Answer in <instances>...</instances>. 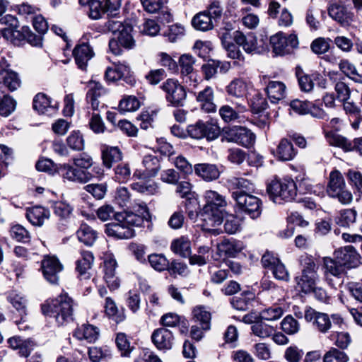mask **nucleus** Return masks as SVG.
I'll return each instance as SVG.
<instances>
[{
	"label": "nucleus",
	"instance_id": "69168bd1",
	"mask_svg": "<svg viewBox=\"0 0 362 362\" xmlns=\"http://www.w3.org/2000/svg\"><path fill=\"white\" fill-rule=\"evenodd\" d=\"M330 42L329 38L318 37L313 41L310 48L315 54H322L329 49Z\"/></svg>",
	"mask_w": 362,
	"mask_h": 362
},
{
	"label": "nucleus",
	"instance_id": "5fc2aeb1",
	"mask_svg": "<svg viewBox=\"0 0 362 362\" xmlns=\"http://www.w3.org/2000/svg\"><path fill=\"white\" fill-rule=\"evenodd\" d=\"M88 355L91 362L108 361L111 358V351L107 348L91 347L88 350Z\"/></svg>",
	"mask_w": 362,
	"mask_h": 362
},
{
	"label": "nucleus",
	"instance_id": "49530a36",
	"mask_svg": "<svg viewBox=\"0 0 362 362\" xmlns=\"http://www.w3.org/2000/svg\"><path fill=\"white\" fill-rule=\"evenodd\" d=\"M229 187L233 189H237L239 193H248L254 190V183L246 178L232 177L227 181Z\"/></svg>",
	"mask_w": 362,
	"mask_h": 362
},
{
	"label": "nucleus",
	"instance_id": "4468645a",
	"mask_svg": "<svg viewBox=\"0 0 362 362\" xmlns=\"http://www.w3.org/2000/svg\"><path fill=\"white\" fill-rule=\"evenodd\" d=\"M21 84L17 74L9 69V64L4 58L0 59V88L7 87L10 90H16Z\"/></svg>",
	"mask_w": 362,
	"mask_h": 362
},
{
	"label": "nucleus",
	"instance_id": "7c9ffc66",
	"mask_svg": "<svg viewBox=\"0 0 362 362\" xmlns=\"http://www.w3.org/2000/svg\"><path fill=\"white\" fill-rule=\"evenodd\" d=\"M246 110V106L241 103H235L234 108L228 105H224L219 109V115L225 122L229 123L239 119L240 115Z\"/></svg>",
	"mask_w": 362,
	"mask_h": 362
},
{
	"label": "nucleus",
	"instance_id": "393cba45",
	"mask_svg": "<svg viewBox=\"0 0 362 362\" xmlns=\"http://www.w3.org/2000/svg\"><path fill=\"white\" fill-rule=\"evenodd\" d=\"M94 262V257L91 252L82 250L81 257L76 262V270L81 279H88L90 278L89 271Z\"/></svg>",
	"mask_w": 362,
	"mask_h": 362
},
{
	"label": "nucleus",
	"instance_id": "f8f14e48",
	"mask_svg": "<svg viewBox=\"0 0 362 362\" xmlns=\"http://www.w3.org/2000/svg\"><path fill=\"white\" fill-rule=\"evenodd\" d=\"M42 273L47 281L57 284L59 281V274L62 271L63 266L54 256H46L42 262Z\"/></svg>",
	"mask_w": 362,
	"mask_h": 362
},
{
	"label": "nucleus",
	"instance_id": "09e8293b",
	"mask_svg": "<svg viewBox=\"0 0 362 362\" xmlns=\"http://www.w3.org/2000/svg\"><path fill=\"white\" fill-rule=\"evenodd\" d=\"M117 221L124 222L127 226L132 228L133 226H141L145 220L138 216L137 214L132 211L119 213L117 215Z\"/></svg>",
	"mask_w": 362,
	"mask_h": 362
},
{
	"label": "nucleus",
	"instance_id": "4c0bfd02",
	"mask_svg": "<svg viewBox=\"0 0 362 362\" xmlns=\"http://www.w3.org/2000/svg\"><path fill=\"white\" fill-rule=\"evenodd\" d=\"M195 173L206 181H212L219 177L220 171L217 166L209 163H199L194 166Z\"/></svg>",
	"mask_w": 362,
	"mask_h": 362
},
{
	"label": "nucleus",
	"instance_id": "864d4df0",
	"mask_svg": "<svg viewBox=\"0 0 362 362\" xmlns=\"http://www.w3.org/2000/svg\"><path fill=\"white\" fill-rule=\"evenodd\" d=\"M254 295L251 292H244L238 297L232 298L230 303L232 306L241 311L247 310L249 308L250 300L253 299Z\"/></svg>",
	"mask_w": 362,
	"mask_h": 362
},
{
	"label": "nucleus",
	"instance_id": "e2e57ef3",
	"mask_svg": "<svg viewBox=\"0 0 362 362\" xmlns=\"http://www.w3.org/2000/svg\"><path fill=\"white\" fill-rule=\"evenodd\" d=\"M204 138L208 141H212L218 137L221 133V129L217 122L211 119L204 122Z\"/></svg>",
	"mask_w": 362,
	"mask_h": 362
},
{
	"label": "nucleus",
	"instance_id": "5701e85b",
	"mask_svg": "<svg viewBox=\"0 0 362 362\" xmlns=\"http://www.w3.org/2000/svg\"><path fill=\"white\" fill-rule=\"evenodd\" d=\"M73 54L78 68L84 71L88 62L93 57L94 52L88 43L81 42L75 47Z\"/></svg>",
	"mask_w": 362,
	"mask_h": 362
},
{
	"label": "nucleus",
	"instance_id": "37998d69",
	"mask_svg": "<svg viewBox=\"0 0 362 362\" xmlns=\"http://www.w3.org/2000/svg\"><path fill=\"white\" fill-rule=\"evenodd\" d=\"M192 24L196 30L201 31H208L214 27V21L204 11L193 17Z\"/></svg>",
	"mask_w": 362,
	"mask_h": 362
},
{
	"label": "nucleus",
	"instance_id": "6e6552de",
	"mask_svg": "<svg viewBox=\"0 0 362 362\" xmlns=\"http://www.w3.org/2000/svg\"><path fill=\"white\" fill-rule=\"evenodd\" d=\"M270 43L273 51L279 55L289 54L298 46V40L295 34L286 35L282 33H278L270 38Z\"/></svg>",
	"mask_w": 362,
	"mask_h": 362
},
{
	"label": "nucleus",
	"instance_id": "6e6d98bb",
	"mask_svg": "<svg viewBox=\"0 0 362 362\" xmlns=\"http://www.w3.org/2000/svg\"><path fill=\"white\" fill-rule=\"evenodd\" d=\"M67 146L74 151H82L84 148V139L79 131H73L66 138Z\"/></svg>",
	"mask_w": 362,
	"mask_h": 362
},
{
	"label": "nucleus",
	"instance_id": "7ed1b4c3",
	"mask_svg": "<svg viewBox=\"0 0 362 362\" xmlns=\"http://www.w3.org/2000/svg\"><path fill=\"white\" fill-rule=\"evenodd\" d=\"M300 262L301 274L295 278L297 288L305 294L310 293L320 278L317 272L319 266L314 258L308 255L301 256Z\"/></svg>",
	"mask_w": 362,
	"mask_h": 362
},
{
	"label": "nucleus",
	"instance_id": "f704fd0d",
	"mask_svg": "<svg viewBox=\"0 0 362 362\" xmlns=\"http://www.w3.org/2000/svg\"><path fill=\"white\" fill-rule=\"evenodd\" d=\"M143 165L146 168L144 175L134 174V177L144 178L146 177H155L160 169V164L158 158L154 155H146L144 157Z\"/></svg>",
	"mask_w": 362,
	"mask_h": 362
},
{
	"label": "nucleus",
	"instance_id": "f3484780",
	"mask_svg": "<svg viewBox=\"0 0 362 362\" xmlns=\"http://www.w3.org/2000/svg\"><path fill=\"white\" fill-rule=\"evenodd\" d=\"M52 208L54 214L58 218L59 228L62 230H64L68 226L73 214V206L64 201H57L52 204Z\"/></svg>",
	"mask_w": 362,
	"mask_h": 362
},
{
	"label": "nucleus",
	"instance_id": "ea45409f",
	"mask_svg": "<svg viewBox=\"0 0 362 362\" xmlns=\"http://www.w3.org/2000/svg\"><path fill=\"white\" fill-rule=\"evenodd\" d=\"M357 212L354 209H345L339 211L334 218L335 223L339 227L351 228L356 221Z\"/></svg>",
	"mask_w": 362,
	"mask_h": 362
},
{
	"label": "nucleus",
	"instance_id": "72a5a7b5",
	"mask_svg": "<svg viewBox=\"0 0 362 362\" xmlns=\"http://www.w3.org/2000/svg\"><path fill=\"white\" fill-rule=\"evenodd\" d=\"M266 92L272 103H277L286 96V86L281 81H271L266 87Z\"/></svg>",
	"mask_w": 362,
	"mask_h": 362
},
{
	"label": "nucleus",
	"instance_id": "f257e3e1",
	"mask_svg": "<svg viewBox=\"0 0 362 362\" xmlns=\"http://www.w3.org/2000/svg\"><path fill=\"white\" fill-rule=\"evenodd\" d=\"M204 198L206 204L203 207V213L206 224L203 226V230L218 235L220 230L214 227L221 225L223 221V208L227 204L226 201L224 197L213 190L206 191Z\"/></svg>",
	"mask_w": 362,
	"mask_h": 362
},
{
	"label": "nucleus",
	"instance_id": "338daca9",
	"mask_svg": "<svg viewBox=\"0 0 362 362\" xmlns=\"http://www.w3.org/2000/svg\"><path fill=\"white\" fill-rule=\"evenodd\" d=\"M281 329L288 334H294L300 329L298 322L291 315H287L284 318L281 323Z\"/></svg>",
	"mask_w": 362,
	"mask_h": 362
},
{
	"label": "nucleus",
	"instance_id": "f03ea898",
	"mask_svg": "<svg viewBox=\"0 0 362 362\" xmlns=\"http://www.w3.org/2000/svg\"><path fill=\"white\" fill-rule=\"evenodd\" d=\"M74 301L66 293L49 298L41 305L43 315L55 319L58 325H64L73 320Z\"/></svg>",
	"mask_w": 362,
	"mask_h": 362
},
{
	"label": "nucleus",
	"instance_id": "aec40b11",
	"mask_svg": "<svg viewBox=\"0 0 362 362\" xmlns=\"http://www.w3.org/2000/svg\"><path fill=\"white\" fill-rule=\"evenodd\" d=\"M151 339L154 345L160 350H169L174 344V335L173 332L164 327L153 331Z\"/></svg>",
	"mask_w": 362,
	"mask_h": 362
},
{
	"label": "nucleus",
	"instance_id": "a878e982",
	"mask_svg": "<svg viewBox=\"0 0 362 362\" xmlns=\"http://www.w3.org/2000/svg\"><path fill=\"white\" fill-rule=\"evenodd\" d=\"M250 88V83L241 78L232 80L226 86V90L228 95L238 99L246 98Z\"/></svg>",
	"mask_w": 362,
	"mask_h": 362
},
{
	"label": "nucleus",
	"instance_id": "c9c22d12",
	"mask_svg": "<svg viewBox=\"0 0 362 362\" xmlns=\"http://www.w3.org/2000/svg\"><path fill=\"white\" fill-rule=\"evenodd\" d=\"M244 248V245L241 241L234 239L223 240L219 245H218V252L224 254L226 257H234L238 253L240 252Z\"/></svg>",
	"mask_w": 362,
	"mask_h": 362
},
{
	"label": "nucleus",
	"instance_id": "0eeeda50",
	"mask_svg": "<svg viewBox=\"0 0 362 362\" xmlns=\"http://www.w3.org/2000/svg\"><path fill=\"white\" fill-rule=\"evenodd\" d=\"M233 198L239 207L249 214L252 218L259 217L262 213V201L257 197L248 193L233 192Z\"/></svg>",
	"mask_w": 362,
	"mask_h": 362
},
{
	"label": "nucleus",
	"instance_id": "423d86ee",
	"mask_svg": "<svg viewBox=\"0 0 362 362\" xmlns=\"http://www.w3.org/2000/svg\"><path fill=\"white\" fill-rule=\"evenodd\" d=\"M161 89L165 93L166 100L174 107L182 106L187 97L184 87L174 78H168L164 81Z\"/></svg>",
	"mask_w": 362,
	"mask_h": 362
},
{
	"label": "nucleus",
	"instance_id": "c756f323",
	"mask_svg": "<svg viewBox=\"0 0 362 362\" xmlns=\"http://www.w3.org/2000/svg\"><path fill=\"white\" fill-rule=\"evenodd\" d=\"M130 68L124 62H114L112 66L107 68L105 78L110 82H114L128 76Z\"/></svg>",
	"mask_w": 362,
	"mask_h": 362
},
{
	"label": "nucleus",
	"instance_id": "13d9d810",
	"mask_svg": "<svg viewBox=\"0 0 362 362\" xmlns=\"http://www.w3.org/2000/svg\"><path fill=\"white\" fill-rule=\"evenodd\" d=\"M132 189L146 195H153L158 192V185L153 181L136 182L132 185Z\"/></svg>",
	"mask_w": 362,
	"mask_h": 362
},
{
	"label": "nucleus",
	"instance_id": "3c124183",
	"mask_svg": "<svg viewBox=\"0 0 362 362\" xmlns=\"http://www.w3.org/2000/svg\"><path fill=\"white\" fill-rule=\"evenodd\" d=\"M16 109V101L8 95H4L0 89V115L8 117Z\"/></svg>",
	"mask_w": 362,
	"mask_h": 362
},
{
	"label": "nucleus",
	"instance_id": "a19ab883",
	"mask_svg": "<svg viewBox=\"0 0 362 362\" xmlns=\"http://www.w3.org/2000/svg\"><path fill=\"white\" fill-rule=\"evenodd\" d=\"M323 263L325 267V276L327 281H328L329 275H332L335 277H340L345 272L346 269L334 257V258L327 257H325L323 259Z\"/></svg>",
	"mask_w": 362,
	"mask_h": 362
},
{
	"label": "nucleus",
	"instance_id": "cd10ccee",
	"mask_svg": "<svg viewBox=\"0 0 362 362\" xmlns=\"http://www.w3.org/2000/svg\"><path fill=\"white\" fill-rule=\"evenodd\" d=\"M73 336L78 340H86L87 342L94 343L99 338L100 330L92 325L83 324L75 329Z\"/></svg>",
	"mask_w": 362,
	"mask_h": 362
},
{
	"label": "nucleus",
	"instance_id": "a211bd4d",
	"mask_svg": "<svg viewBox=\"0 0 362 362\" xmlns=\"http://www.w3.org/2000/svg\"><path fill=\"white\" fill-rule=\"evenodd\" d=\"M334 256L345 269L356 267L359 263V255L351 245L336 250Z\"/></svg>",
	"mask_w": 362,
	"mask_h": 362
},
{
	"label": "nucleus",
	"instance_id": "774afa93",
	"mask_svg": "<svg viewBox=\"0 0 362 362\" xmlns=\"http://www.w3.org/2000/svg\"><path fill=\"white\" fill-rule=\"evenodd\" d=\"M84 189L96 199H102L107 192V185L105 183L89 184L85 186Z\"/></svg>",
	"mask_w": 362,
	"mask_h": 362
},
{
	"label": "nucleus",
	"instance_id": "dca6fc26",
	"mask_svg": "<svg viewBox=\"0 0 362 362\" xmlns=\"http://www.w3.org/2000/svg\"><path fill=\"white\" fill-rule=\"evenodd\" d=\"M305 319L308 322L313 321L315 327L322 333H326L333 327V322L332 323L327 314L316 312L311 308H306Z\"/></svg>",
	"mask_w": 362,
	"mask_h": 362
},
{
	"label": "nucleus",
	"instance_id": "680f3d73",
	"mask_svg": "<svg viewBox=\"0 0 362 362\" xmlns=\"http://www.w3.org/2000/svg\"><path fill=\"white\" fill-rule=\"evenodd\" d=\"M140 103L135 96H126L120 100L119 111L122 112H134L139 109Z\"/></svg>",
	"mask_w": 362,
	"mask_h": 362
},
{
	"label": "nucleus",
	"instance_id": "58836bf2",
	"mask_svg": "<svg viewBox=\"0 0 362 362\" xmlns=\"http://www.w3.org/2000/svg\"><path fill=\"white\" fill-rule=\"evenodd\" d=\"M296 155V151L291 141L285 138L281 139L275 152V156L279 160L283 161L291 160Z\"/></svg>",
	"mask_w": 362,
	"mask_h": 362
},
{
	"label": "nucleus",
	"instance_id": "6ab92c4d",
	"mask_svg": "<svg viewBox=\"0 0 362 362\" xmlns=\"http://www.w3.org/2000/svg\"><path fill=\"white\" fill-rule=\"evenodd\" d=\"M234 42L239 47L248 54H256L259 52V48L257 45V38L252 33L245 35L239 30L233 32Z\"/></svg>",
	"mask_w": 362,
	"mask_h": 362
},
{
	"label": "nucleus",
	"instance_id": "8fccbe9b",
	"mask_svg": "<svg viewBox=\"0 0 362 362\" xmlns=\"http://www.w3.org/2000/svg\"><path fill=\"white\" fill-rule=\"evenodd\" d=\"M340 70L348 77L356 83H362V76L360 75L355 66L347 59L341 60L339 64Z\"/></svg>",
	"mask_w": 362,
	"mask_h": 362
},
{
	"label": "nucleus",
	"instance_id": "c03bdc74",
	"mask_svg": "<svg viewBox=\"0 0 362 362\" xmlns=\"http://www.w3.org/2000/svg\"><path fill=\"white\" fill-rule=\"evenodd\" d=\"M122 152L117 147L106 146L102 151V159L103 165L110 168L113 163L122 160Z\"/></svg>",
	"mask_w": 362,
	"mask_h": 362
},
{
	"label": "nucleus",
	"instance_id": "b1692460",
	"mask_svg": "<svg viewBox=\"0 0 362 362\" xmlns=\"http://www.w3.org/2000/svg\"><path fill=\"white\" fill-rule=\"evenodd\" d=\"M329 16L341 25H348L352 21V13L341 3H332L328 8Z\"/></svg>",
	"mask_w": 362,
	"mask_h": 362
},
{
	"label": "nucleus",
	"instance_id": "4be33fe9",
	"mask_svg": "<svg viewBox=\"0 0 362 362\" xmlns=\"http://www.w3.org/2000/svg\"><path fill=\"white\" fill-rule=\"evenodd\" d=\"M116 259L112 255H108L104 260V279L111 290H116L119 286V279L116 276Z\"/></svg>",
	"mask_w": 362,
	"mask_h": 362
},
{
	"label": "nucleus",
	"instance_id": "bf43d9fd",
	"mask_svg": "<svg viewBox=\"0 0 362 362\" xmlns=\"http://www.w3.org/2000/svg\"><path fill=\"white\" fill-rule=\"evenodd\" d=\"M131 177V169L127 163H119L115 168L114 179L119 183H125Z\"/></svg>",
	"mask_w": 362,
	"mask_h": 362
},
{
	"label": "nucleus",
	"instance_id": "2f4dec72",
	"mask_svg": "<svg viewBox=\"0 0 362 362\" xmlns=\"http://www.w3.org/2000/svg\"><path fill=\"white\" fill-rule=\"evenodd\" d=\"M196 98L204 111L208 113L216 112V105L214 103V93L211 87L207 86L203 90L199 91Z\"/></svg>",
	"mask_w": 362,
	"mask_h": 362
},
{
	"label": "nucleus",
	"instance_id": "2eb2a0df",
	"mask_svg": "<svg viewBox=\"0 0 362 362\" xmlns=\"http://www.w3.org/2000/svg\"><path fill=\"white\" fill-rule=\"evenodd\" d=\"M33 108L39 114L52 116L59 109V103L46 94L37 93L33 99Z\"/></svg>",
	"mask_w": 362,
	"mask_h": 362
},
{
	"label": "nucleus",
	"instance_id": "79ce46f5",
	"mask_svg": "<svg viewBox=\"0 0 362 362\" xmlns=\"http://www.w3.org/2000/svg\"><path fill=\"white\" fill-rule=\"evenodd\" d=\"M76 235L78 240L87 246L93 245L97 239V232L85 223L80 225Z\"/></svg>",
	"mask_w": 362,
	"mask_h": 362
},
{
	"label": "nucleus",
	"instance_id": "20e7f679",
	"mask_svg": "<svg viewBox=\"0 0 362 362\" xmlns=\"http://www.w3.org/2000/svg\"><path fill=\"white\" fill-rule=\"evenodd\" d=\"M267 192L274 203L281 204V201L293 200L297 194V188L295 182L291 178H276L267 185Z\"/></svg>",
	"mask_w": 362,
	"mask_h": 362
},
{
	"label": "nucleus",
	"instance_id": "052dcab7",
	"mask_svg": "<svg viewBox=\"0 0 362 362\" xmlns=\"http://www.w3.org/2000/svg\"><path fill=\"white\" fill-rule=\"evenodd\" d=\"M132 30V28L130 25L129 27H127L124 30L115 37L118 40L120 45L124 48L132 49L135 45V41L131 34Z\"/></svg>",
	"mask_w": 362,
	"mask_h": 362
},
{
	"label": "nucleus",
	"instance_id": "1a4fd4ad",
	"mask_svg": "<svg viewBox=\"0 0 362 362\" xmlns=\"http://www.w3.org/2000/svg\"><path fill=\"white\" fill-rule=\"evenodd\" d=\"M296 75L298 78L300 89L303 92H311L314 88L315 82L317 83L320 88L322 89L326 88L327 81L318 72L308 74L304 73L300 67H297L296 69Z\"/></svg>",
	"mask_w": 362,
	"mask_h": 362
},
{
	"label": "nucleus",
	"instance_id": "bb28decb",
	"mask_svg": "<svg viewBox=\"0 0 362 362\" xmlns=\"http://www.w3.org/2000/svg\"><path fill=\"white\" fill-rule=\"evenodd\" d=\"M334 332L336 333V345L341 349L346 348L351 343V337L348 332H340L345 324L339 315H332Z\"/></svg>",
	"mask_w": 362,
	"mask_h": 362
},
{
	"label": "nucleus",
	"instance_id": "9b49d317",
	"mask_svg": "<svg viewBox=\"0 0 362 362\" xmlns=\"http://www.w3.org/2000/svg\"><path fill=\"white\" fill-rule=\"evenodd\" d=\"M194 63V59L189 54H182L179 59L183 82L193 87H196L199 82L197 74L193 68Z\"/></svg>",
	"mask_w": 362,
	"mask_h": 362
},
{
	"label": "nucleus",
	"instance_id": "473e14b6",
	"mask_svg": "<svg viewBox=\"0 0 362 362\" xmlns=\"http://www.w3.org/2000/svg\"><path fill=\"white\" fill-rule=\"evenodd\" d=\"M325 136L329 145L340 148L344 152L353 151V141L332 131L325 132Z\"/></svg>",
	"mask_w": 362,
	"mask_h": 362
},
{
	"label": "nucleus",
	"instance_id": "9d476101",
	"mask_svg": "<svg viewBox=\"0 0 362 362\" xmlns=\"http://www.w3.org/2000/svg\"><path fill=\"white\" fill-rule=\"evenodd\" d=\"M4 18L7 27L2 31L4 37L16 46H21L23 45V28H20L18 20L10 14L6 15Z\"/></svg>",
	"mask_w": 362,
	"mask_h": 362
},
{
	"label": "nucleus",
	"instance_id": "de8ad7c7",
	"mask_svg": "<svg viewBox=\"0 0 362 362\" xmlns=\"http://www.w3.org/2000/svg\"><path fill=\"white\" fill-rule=\"evenodd\" d=\"M171 250L181 257H187L191 254V242L187 238L182 236L173 241Z\"/></svg>",
	"mask_w": 362,
	"mask_h": 362
},
{
	"label": "nucleus",
	"instance_id": "c85d7f7f",
	"mask_svg": "<svg viewBox=\"0 0 362 362\" xmlns=\"http://www.w3.org/2000/svg\"><path fill=\"white\" fill-rule=\"evenodd\" d=\"M88 88L87 101L90 104L93 110H97L100 104V98L105 93V90L100 83L95 81L88 83Z\"/></svg>",
	"mask_w": 362,
	"mask_h": 362
},
{
	"label": "nucleus",
	"instance_id": "4d7b16f0",
	"mask_svg": "<svg viewBox=\"0 0 362 362\" xmlns=\"http://www.w3.org/2000/svg\"><path fill=\"white\" fill-rule=\"evenodd\" d=\"M148 259L151 266L156 271L163 272L169 267V261L162 254H151Z\"/></svg>",
	"mask_w": 362,
	"mask_h": 362
},
{
	"label": "nucleus",
	"instance_id": "0e129e2a",
	"mask_svg": "<svg viewBox=\"0 0 362 362\" xmlns=\"http://www.w3.org/2000/svg\"><path fill=\"white\" fill-rule=\"evenodd\" d=\"M115 342L122 356H128L132 350L130 342L124 333H118L116 336Z\"/></svg>",
	"mask_w": 362,
	"mask_h": 362
},
{
	"label": "nucleus",
	"instance_id": "412c9836",
	"mask_svg": "<svg viewBox=\"0 0 362 362\" xmlns=\"http://www.w3.org/2000/svg\"><path fill=\"white\" fill-rule=\"evenodd\" d=\"M105 227L107 235L117 239H129L135 235L134 230L124 222L115 221L107 224Z\"/></svg>",
	"mask_w": 362,
	"mask_h": 362
},
{
	"label": "nucleus",
	"instance_id": "ddd939ff",
	"mask_svg": "<svg viewBox=\"0 0 362 362\" xmlns=\"http://www.w3.org/2000/svg\"><path fill=\"white\" fill-rule=\"evenodd\" d=\"M227 140L237 143L245 147L251 146L255 141V135L248 129L243 127H233L226 132Z\"/></svg>",
	"mask_w": 362,
	"mask_h": 362
},
{
	"label": "nucleus",
	"instance_id": "e433bc0d",
	"mask_svg": "<svg viewBox=\"0 0 362 362\" xmlns=\"http://www.w3.org/2000/svg\"><path fill=\"white\" fill-rule=\"evenodd\" d=\"M49 216L50 212L48 209L38 206L28 209L26 212L28 220L36 226H41Z\"/></svg>",
	"mask_w": 362,
	"mask_h": 362
},
{
	"label": "nucleus",
	"instance_id": "a18cd8bd",
	"mask_svg": "<svg viewBox=\"0 0 362 362\" xmlns=\"http://www.w3.org/2000/svg\"><path fill=\"white\" fill-rule=\"evenodd\" d=\"M192 319L194 321L199 322L202 329L209 330L210 329L211 315L204 306L198 305L193 308Z\"/></svg>",
	"mask_w": 362,
	"mask_h": 362
},
{
	"label": "nucleus",
	"instance_id": "603ef678",
	"mask_svg": "<svg viewBox=\"0 0 362 362\" xmlns=\"http://www.w3.org/2000/svg\"><path fill=\"white\" fill-rule=\"evenodd\" d=\"M104 308L106 315L115 322L119 323L124 320V315L118 313V308L116 303L111 298H105Z\"/></svg>",
	"mask_w": 362,
	"mask_h": 362
},
{
	"label": "nucleus",
	"instance_id": "39448f33",
	"mask_svg": "<svg viewBox=\"0 0 362 362\" xmlns=\"http://www.w3.org/2000/svg\"><path fill=\"white\" fill-rule=\"evenodd\" d=\"M327 192L329 197L337 199L342 204H349L353 199L352 194L346 188L344 177L338 170L329 173Z\"/></svg>",
	"mask_w": 362,
	"mask_h": 362
}]
</instances>
